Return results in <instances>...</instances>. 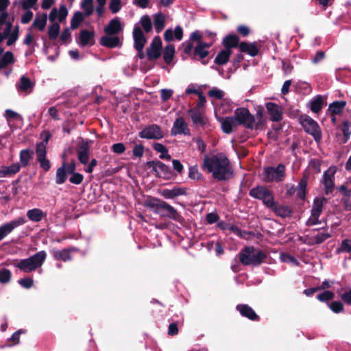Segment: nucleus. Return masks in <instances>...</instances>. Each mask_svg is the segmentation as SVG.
I'll list each match as a JSON object with an SVG mask.
<instances>
[{"mask_svg":"<svg viewBox=\"0 0 351 351\" xmlns=\"http://www.w3.org/2000/svg\"><path fill=\"white\" fill-rule=\"evenodd\" d=\"M308 178V173H304L297 187H295L293 184H286L285 187L287 189L285 192V197L289 198L297 191V197L302 201H304L307 193L306 186Z\"/></svg>","mask_w":351,"mask_h":351,"instance_id":"6e6552de","label":"nucleus"},{"mask_svg":"<svg viewBox=\"0 0 351 351\" xmlns=\"http://www.w3.org/2000/svg\"><path fill=\"white\" fill-rule=\"evenodd\" d=\"M86 16L80 11H76L74 12L73 16L71 20V28L72 29H77L81 23L84 20Z\"/></svg>","mask_w":351,"mask_h":351,"instance_id":"c03bdc74","label":"nucleus"},{"mask_svg":"<svg viewBox=\"0 0 351 351\" xmlns=\"http://www.w3.org/2000/svg\"><path fill=\"white\" fill-rule=\"evenodd\" d=\"M239 50L241 53H245L252 57L256 56L259 53V48L256 42L247 43L243 41L239 44Z\"/></svg>","mask_w":351,"mask_h":351,"instance_id":"b1692460","label":"nucleus"},{"mask_svg":"<svg viewBox=\"0 0 351 351\" xmlns=\"http://www.w3.org/2000/svg\"><path fill=\"white\" fill-rule=\"evenodd\" d=\"M328 306L335 313H339L343 311V304L340 301H333L331 303H328Z\"/></svg>","mask_w":351,"mask_h":351,"instance_id":"6e6d98bb","label":"nucleus"},{"mask_svg":"<svg viewBox=\"0 0 351 351\" xmlns=\"http://www.w3.org/2000/svg\"><path fill=\"white\" fill-rule=\"evenodd\" d=\"M330 237L331 234L328 232H321L314 237L306 236V243L309 245H319Z\"/></svg>","mask_w":351,"mask_h":351,"instance_id":"c85d7f7f","label":"nucleus"},{"mask_svg":"<svg viewBox=\"0 0 351 351\" xmlns=\"http://www.w3.org/2000/svg\"><path fill=\"white\" fill-rule=\"evenodd\" d=\"M341 129L343 134V143H346L350 139L351 134V123L349 121H343Z\"/></svg>","mask_w":351,"mask_h":351,"instance_id":"de8ad7c7","label":"nucleus"},{"mask_svg":"<svg viewBox=\"0 0 351 351\" xmlns=\"http://www.w3.org/2000/svg\"><path fill=\"white\" fill-rule=\"evenodd\" d=\"M188 113L191 115L193 123L196 126L204 127L208 123V119L196 109H189Z\"/></svg>","mask_w":351,"mask_h":351,"instance_id":"a878e982","label":"nucleus"},{"mask_svg":"<svg viewBox=\"0 0 351 351\" xmlns=\"http://www.w3.org/2000/svg\"><path fill=\"white\" fill-rule=\"evenodd\" d=\"M71 176L69 178V182L72 184L78 185L80 184L84 180V176L77 172L70 174Z\"/></svg>","mask_w":351,"mask_h":351,"instance_id":"052dcab7","label":"nucleus"},{"mask_svg":"<svg viewBox=\"0 0 351 351\" xmlns=\"http://www.w3.org/2000/svg\"><path fill=\"white\" fill-rule=\"evenodd\" d=\"M90 146L87 140L82 139L77 149V154L89 153Z\"/></svg>","mask_w":351,"mask_h":351,"instance_id":"bf43d9fd","label":"nucleus"},{"mask_svg":"<svg viewBox=\"0 0 351 351\" xmlns=\"http://www.w3.org/2000/svg\"><path fill=\"white\" fill-rule=\"evenodd\" d=\"M208 95L210 97H213L217 99H221L224 96V93L217 88H213L208 91Z\"/></svg>","mask_w":351,"mask_h":351,"instance_id":"680f3d73","label":"nucleus"},{"mask_svg":"<svg viewBox=\"0 0 351 351\" xmlns=\"http://www.w3.org/2000/svg\"><path fill=\"white\" fill-rule=\"evenodd\" d=\"M189 178L197 180L202 179V175L201 173L199 172L197 167L196 165L192 166L189 168Z\"/></svg>","mask_w":351,"mask_h":351,"instance_id":"13d9d810","label":"nucleus"},{"mask_svg":"<svg viewBox=\"0 0 351 351\" xmlns=\"http://www.w3.org/2000/svg\"><path fill=\"white\" fill-rule=\"evenodd\" d=\"M142 27L146 33H149L152 30V23L148 15H143L140 19Z\"/></svg>","mask_w":351,"mask_h":351,"instance_id":"3c124183","label":"nucleus"},{"mask_svg":"<svg viewBox=\"0 0 351 351\" xmlns=\"http://www.w3.org/2000/svg\"><path fill=\"white\" fill-rule=\"evenodd\" d=\"M19 26L16 25L14 27L13 30L8 37L7 45H12L19 38Z\"/></svg>","mask_w":351,"mask_h":351,"instance_id":"864d4df0","label":"nucleus"},{"mask_svg":"<svg viewBox=\"0 0 351 351\" xmlns=\"http://www.w3.org/2000/svg\"><path fill=\"white\" fill-rule=\"evenodd\" d=\"M4 116L6 118L8 121H10V119H22L21 116L19 114H18L17 112L10 110V109H7L5 111Z\"/></svg>","mask_w":351,"mask_h":351,"instance_id":"0e129e2a","label":"nucleus"},{"mask_svg":"<svg viewBox=\"0 0 351 351\" xmlns=\"http://www.w3.org/2000/svg\"><path fill=\"white\" fill-rule=\"evenodd\" d=\"M232 54V50L223 49L217 55L214 62L217 65H224L228 63Z\"/></svg>","mask_w":351,"mask_h":351,"instance_id":"c9c22d12","label":"nucleus"},{"mask_svg":"<svg viewBox=\"0 0 351 351\" xmlns=\"http://www.w3.org/2000/svg\"><path fill=\"white\" fill-rule=\"evenodd\" d=\"M321 161L316 158L311 160L309 166L316 173H319L321 171Z\"/></svg>","mask_w":351,"mask_h":351,"instance_id":"69168bd1","label":"nucleus"},{"mask_svg":"<svg viewBox=\"0 0 351 351\" xmlns=\"http://www.w3.org/2000/svg\"><path fill=\"white\" fill-rule=\"evenodd\" d=\"M132 34L134 49H141V47H144L147 43V38L142 29L136 25L133 29Z\"/></svg>","mask_w":351,"mask_h":351,"instance_id":"412c9836","label":"nucleus"},{"mask_svg":"<svg viewBox=\"0 0 351 351\" xmlns=\"http://www.w3.org/2000/svg\"><path fill=\"white\" fill-rule=\"evenodd\" d=\"M36 153L37 159L46 157V145L45 143H39L36 144Z\"/></svg>","mask_w":351,"mask_h":351,"instance_id":"4d7b16f0","label":"nucleus"},{"mask_svg":"<svg viewBox=\"0 0 351 351\" xmlns=\"http://www.w3.org/2000/svg\"><path fill=\"white\" fill-rule=\"evenodd\" d=\"M208 50L204 49L201 45H197L192 53V58L193 60H200L203 64H206L208 61H205L204 58L208 56Z\"/></svg>","mask_w":351,"mask_h":351,"instance_id":"72a5a7b5","label":"nucleus"},{"mask_svg":"<svg viewBox=\"0 0 351 351\" xmlns=\"http://www.w3.org/2000/svg\"><path fill=\"white\" fill-rule=\"evenodd\" d=\"M81 8L84 10L85 16H90L94 11L93 0H82Z\"/></svg>","mask_w":351,"mask_h":351,"instance_id":"09e8293b","label":"nucleus"},{"mask_svg":"<svg viewBox=\"0 0 351 351\" xmlns=\"http://www.w3.org/2000/svg\"><path fill=\"white\" fill-rule=\"evenodd\" d=\"M47 258L45 251H40L27 258L21 259L16 267L25 272H31L40 267Z\"/></svg>","mask_w":351,"mask_h":351,"instance_id":"20e7f679","label":"nucleus"},{"mask_svg":"<svg viewBox=\"0 0 351 351\" xmlns=\"http://www.w3.org/2000/svg\"><path fill=\"white\" fill-rule=\"evenodd\" d=\"M335 298V293L328 290H325L317 295V299L322 302H328Z\"/></svg>","mask_w":351,"mask_h":351,"instance_id":"603ef678","label":"nucleus"},{"mask_svg":"<svg viewBox=\"0 0 351 351\" xmlns=\"http://www.w3.org/2000/svg\"><path fill=\"white\" fill-rule=\"evenodd\" d=\"M269 208L271 209L278 216L283 218L290 217L293 213L289 206L278 205L276 202H274V206Z\"/></svg>","mask_w":351,"mask_h":351,"instance_id":"2f4dec72","label":"nucleus"},{"mask_svg":"<svg viewBox=\"0 0 351 351\" xmlns=\"http://www.w3.org/2000/svg\"><path fill=\"white\" fill-rule=\"evenodd\" d=\"M58 21L62 22L68 15V10L65 5H61L58 11Z\"/></svg>","mask_w":351,"mask_h":351,"instance_id":"338daca9","label":"nucleus"},{"mask_svg":"<svg viewBox=\"0 0 351 351\" xmlns=\"http://www.w3.org/2000/svg\"><path fill=\"white\" fill-rule=\"evenodd\" d=\"M34 84H32L30 79L25 75H23L20 78V83L19 85V89L23 92H27L33 88Z\"/></svg>","mask_w":351,"mask_h":351,"instance_id":"a18cd8bd","label":"nucleus"},{"mask_svg":"<svg viewBox=\"0 0 351 351\" xmlns=\"http://www.w3.org/2000/svg\"><path fill=\"white\" fill-rule=\"evenodd\" d=\"M12 276L11 271L6 269L3 268L0 269V282L2 284H5L10 282Z\"/></svg>","mask_w":351,"mask_h":351,"instance_id":"5fc2aeb1","label":"nucleus"},{"mask_svg":"<svg viewBox=\"0 0 351 351\" xmlns=\"http://www.w3.org/2000/svg\"><path fill=\"white\" fill-rule=\"evenodd\" d=\"M299 122L304 131L311 135L315 142L319 143L322 138V130L318 123L307 114H302L299 117Z\"/></svg>","mask_w":351,"mask_h":351,"instance_id":"39448f33","label":"nucleus"},{"mask_svg":"<svg viewBox=\"0 0 351 351\" xmlns=\"http://www.w3.org/2000/svg\"><path fill=\"white\" fill-rule=\"evenodd\" d=\"M20 169L21 165L18 162L10 166H2L0 168V178L11 177L19 172Z\"/></svg>","mask_w":351,"mask_h":351,"instance_id":"cd10ccee","label":"nucleus"},{"mask_svg":"<svg viewBox=\"0 0 351 351\" xmlns=\"http://www.w3.org/2000/svg\"><path fill=\"white\" fill-rule=\"evenodd\" d=\"M99 43L101 45L108 48H115L121 45L119 38L116 36H103L100 38Z\"/></svg>","mask_w":351,"mask_h":351,"instance_id":"bb28decb","label":"nucleus"},{"mask_svg":"<svg viewBox=\"0 0 351 351\" xmlns=\"http://www.w3.org/2000/svg\"><path fill=\"white\" fill-rule=\"evenodd\" d=\"M122 29L119 18L115 17L104 27V32L106 35L114 36L121 32Z\"/></svg>","mask_w":351,"mask_h":351,"instance_id":"4be33fe9","label":"nucleus"},{"mask_svg":"<svg viewBox=\"0 0 351 351\" xmlns=\"http://www.w3.org/2000/svg\"><path fill=\"white\" fill-rule=\"evenodd\" d=\"M264 181L266 182H282L286 176L285 166L280 163L276 167H266L263 169Z\"/></svg>","mask_w":351,"mask_h":351,"instance_id":"1a4fd4ad","label":"nucleus"},{"mask_svg":"<svg viewBox=\"0 0 351 351\" xmlns=\"http://www.w3.org/2000/svg\"><path fill=\"white\" fill-rule=\"evenodd\" d=\"M153 149L157 152L160 153L159 158L162 160H170L171 158V155L168 154L167 148L160 143H154L153 145Z\"/></svg>","mask_w":351,"mask_h":351,"instance_id":"ea45409f","label":"nucleus"},{"mask_svg":"<svg viewBox=\"0 0 351 351\" xmlns=\"http://www.w3.org/2000/svg\"><path fill=\"white\" fill-rule=\"evenodd\" d=\"M237 125H243L247 129L253 130L254 128L255 117L246 108H238L232 116Z\"/></svg>","mask_w":351,"mask_h":351,"instance_id":"0eeeda50","label":"nucleus"},{"mask_svg":"<svg viewBox=\"0 0 351 351\" xmlns=\"http://www.w3.org/2000/svg\"><path fill=\"white\" fill-rule=\"evenodd\" d=\"M145 206L151 209L154 213L161 217L169 218L184 225L186 223L184 218L177 211L174 207L157 197H149L145 202Z\"/></svg>","mask_w":351,"mask_h":351,"instance_id":"f03ea898","label":"nucleus"},{"mask_svg":"<svg viewBox=\"0 0 351 351\" xmlns=\"http://www.w3.org/2000/svg\"><path fill=\"white\" fill-rule=\"evenodd\" d=\"M171 134L173 136L178 134H190V130L183 117H179L176 119L171 128Z\"/></svg>","mask_w":351,"mask_h":351,"instance_id":"f3484780","label":"nucleus"},{"mask_svg":"<svg viewBox=\"0 0 351 351\" xmlns=\"http://www.w3.org/2000/svg\"><path fill=\"white\" fill-rule=\"evenodd\" d=\"M345 101H335L330 104L328 111L330 115L340 114L343 112V108L346 106Z\"/></svg>","mask_w":351,"mask_h":351,"instance_id":"4c0bfd02","label":"nucleus"},{"mask_svg":"<svg viewBox=\"0 0 351 351\" xmlns=\"http://www.w3.org/2000/svg\"><path fill=\"white\" fill-rule=\"evenodd\" d=\"M266 109L270 116V120L274 122H278L282 119V108L273 102H268L265 105Z\"/></svg>","mask_w":351,"mask_h":351,"instance_id":"a211bd4d","label":"nucleus"},{"mask_svg":"<svg viewBox=\"0 0 351 351\" xmlns=\"http://www.w3.org/2000/svg\"><path fill=\"white\" fill-rule=\"evenodd\" d=\"M27 222L24 217H19L8 223H4L0 226V241L5 237L8 234L12 232L13 230Z\"/></svg>","mask_w":351,"mask_h":351,"instance_id":"2eb2a0df","label":"nucleus"},{"mask_svg":"<svg viewBox=\"0 0 351 351\" xmlns=\"http://www.w3.org/2000/svg\"><path fill=\"white\" fill-rule=\"evenodd\" d=\"M121 0H110L109 9L113 14L118 12L121 10Z\"/></svg>","mask_w":351,"mask_h":351,"instance_id":"e2e57ef3","label":"nucleus"},{"mask_svg":"<svg viewBox=\"0 0 351 351\" xmlns=\"http://www.w3.org/2000/svg\"><path fill=\"white\" fill-rule=\"evenodd\" d=\"M76 162L72 160L70 163L64 161L62 166L58 168L56 171V182L58 184L64 183L67 180V176L75 172Z\"/></svg>","mask_w":351,"mask_h":351,"instance_id":"9b49d317","label":"nucleus"},{"mask_svg":"<svg viewBox=\"0 0 351 351\" xmlns=\"http://www.w3.org/2000/svg\"><path fill=\"white\" fill-rule=\"evenodd\" d=\"M14 62V55L11 51L5 52L0 59V70Z\"/></svg>","mask_w":351,"mask_h":351,"instance_id":"49530a36","label":"nucleus"},{"mask_svg":"<svg viewBox=\"0 0 351 351\" xmlns=\"http://www.w3.org/2000/svg\"><path fill=\"white\" fill-rule=\"evenodd\" d=\"M165 18L162 13H158L154 15V25L157 33H160L165 27Z\"/></svg>","mask_w":351,"mask_h":351,"instance_id":"a19ab883","label":"nucleus"},{"mask_svg":"<svg viewBox=\"0 0 351 351\" xmlns=\"http://www.w3.org/2000/svg\"><path fill=\"white\" fill-rule=\"evenodd\" d=\"M162 43L159 36H155L149 47L147 48V58L148 60L153 61L159 58L161 56Z\"/></svg>","mask_w":351,"mask_h":351,"instance_id":"4468645a","label":"nucleus"},{"mask_svg":"<svg viewBox=\"0 0 351 351\" xmlns=\"http://www.w3.org/2000/svg\"><path fill=\"white\" fill-rule=\"evenodd\" d=\"M145 165L152 168V172L158 178L170 179L172 176V171L170 167L158 160L147 161Z\"/></svg>","mask_w":351,"mask_h":351,"instance_id":"9d476101","label":"nucleus"},{"mask_svg":"<svg viewBox=\"0 0 351 351\" xmlns=\"http://www.w3.org/2000/svg\"><path fill=\"white\" fill-rule=\"evenodd\" d=\"M327 202V199L324 197H315L313 200L311 213L312 215L320 216L323 210V205Z\"/></svg>","mask_w":351,"mask_h":351,"instance_id":"f704fd0d","label":"nucleus"},{"mask_svg":"<svg viewBox=\"0 0 351 351\" xmlns=\"http://www.w3.org/2000/svg\"><path fill=\"white\" fill-rule=\"evenodd\" d=\"M46 216L47 214L40 208L30 209L27 212V217L34 222H39Z\"/></svg>","mask_w":351,"mask_h":351,"instance_id":"e433bc0d","label":"nucleus"},{"mask_svg":"<svg viewBox=\"0 0 351 351\" xmlns=\"http://www.w3.org/2000/svg\"><path fill=\"white\" fill-rule=\"evenodd\" d=\"M239 37L236 34H228L225 36L222 45L225 49L232 50V48L239 47Z\"/></svg>","mask_w":351,"mask_h":351,"instance_id":"c756f323","label":"nucleus"},{"mask_svg":"<svg viewBox=\"0 0 351 351\" xmlns=\"http://www.w3.org/2000/svg\"><path fill=\"white\" fill-rule=\"evenodd\" d=\"M175 55V47L173 45H168L165 47L163 51V59L166 64L172 62Z\"/></svg>","mask_w":351,"mask_h":351,"instance_id":"79ce46f5","label":"nucleus"},{"mask_svg":"<svg viewBox=\"0 0 351 351\" xmlns=\"http://www.w3.org/2000/svg\"><path fill=\"white\" fill-rule=\"evenodd\" d=\"M239 261L243 265H260L267 258L262 250L256 251L253 246H247L239 254Z\"/></svg>","mask_w":351,"mask_h":351,"instance_id":"7ed1b4c3","label":"nucleus"},{"mask_svg":"<svg viewBox=\"0 0 351 351\" xmlns=\"http://www.w3.org/2000/svg\"><path fill=\"white\" fill-rule=\"evenodd\" d=\"M138 136L141 138L159 140L164 137V132L159 125L152 124L141 130Z\"/></svg>","mask_w":351,"mask_h":351,"instance_id":"f8f14e48","label":"nucleus"},{"mask_svg":"<svg viewBox=\"0 0 351 351\" xmlns=\"http://www.w3.org/2000/svg\"><path fill=\"white\" fill-rule=\"evenodd\" d=\"M47 21V15L45 13H43L40 16H36L33 23L32 27L34 28H37L40 31L44 30Z\"/></svg>","mask_w":351,"mask_h":351,"instance_id":"37998d69","label":"nucleus"},{"mask_svg":"<svg viewBox=\"0 0 351 351\" xmlns=\"http://www.w3.org/2000/svg\"><path fill=\"white\" fill-rule=\"evenodd\" d=\"M236 309L243 317L251 321H260V317L256 313L254 309L247 304H239L237 305Z\"/></svg>","mask_w":351,"mask_h":351,"instance_id":"aec40b11","label":"nucleus"},{"mask_svg":"<svg viewBox=\"0 0 351 351\" xmlns=\"http://www.w3.org/2000/svg\"><path fill=\"white\" fill-rule=\"evenodd\" d=\"M78 249L75 247H70L60 250H53L51 254L56 261H62L64 262L71 261L72 259L71 252H77Z\"/></svg>","mask_w":351,"mask_h":351,"instance_id":"dca6fc26","label":"nucleus"},{"mask_svg":"<svg viewBox=\"0 0 351 351\" xmlns=\"http://www.w3.org/2000/svg\"><path fill=\"white\" fill-rule=\"evenodd\" d=\"M264 109L263 107H260L256 113L254 128L255 130H263L265 125V120L263 118Z\"/></svg>","mask_w":351,"mask_h":351,"instance_id":"58836bf2","label":"nucleus"},{"mask_svg":"<svg viewBox=\"0 0 351 351\" xmlns=\"http://www.w3.org/2000/svg\"><path fill=\"white\" fill-rule=\"evenodd\" d=\"M326 104V98L317 95L308 102V106L313 112L319 113Z\"/></svg>","mask_w":351,"mask_h":351,"instance_id":"5701e85b","label":"nucleus"},{"mask_svg":"<svg viewBox=\"0 0 351 351\" xmlns=\"http://www.w3.org/2000/svg\"><path fill=\"white\" fill-rule=\"evenodd\" d=\"M337 171V167L335 166L330 167L323 173L322 184L324 186L326 195L330 194L335 188V174Z\"/></svg>","mask_w":351,"mask_h":351,"instance_id":"ddd939ff","label":"nucleus"},{"mask_svg":"<svg viewBox=\"0 0 351 351\" xmlns=\"http://www.w3.org/2000/svg\"><path fill=\"white\" fill-rule=\"evenodd\" d=\"M34 155V152L33 149H22L20 152L19 158L20 161L19 164L21 167H26L29 165V161L33 158Z\"/></svg>","mask_w":351,"mask_h":351,"instance_id":"473e14b6","label":"nucleus"},{"mask_svg":"<svg viewBox=\"0 0 351 351\" xmlns=\"http://www.w3.org/2000/svg\"><path fill=\"white\" fill-rule=\"evenodd\" d=\"M160 195L165 199H174L180 195H186L185 188L174 186L171 189H165L160 191Z\"/></svg>","mask_w":351,"mask_h":351,"instance_id":"393cba45","label":"nucleus"},{"mask_svg":"<svg viewBox=\"0 0 351 351\" xmlns=\"http://www.w3.org/2000/svg\"><path fill=\"white\" fill-rule=\"evenodd\" d=\"M95 32L88 31L87 29H82L80 32L79 38L77 40V43L81 47H86L88 45L92 46L95 44Z\"/></svg>","mask_w":351,"mask_h":351,"instance_id":"6ab92c4d","label":"nucleus"},{"mask_svg":"<svg viewBox=\"0 0 351 351\" xmlns=\"http://www.w3.org/2000/svg\"><path fill=\"white\" fill-rule=\"evenodd\" d=\"M250 196L254 199L261 200L267 208L274 206V195L273 192L265 186L258 185L250 189Z\"/></svg>","mask_w":351,"mask_h":351,"instance_id":"423d86ee","label":"nucleus"},{"mask_svg":"<svg viewBox=\"0 0 351 351\" xmlns=\"http://www.w3.org/2000/svg\"><path fill=\"white\" fill-rule=\"evenodd\" d=\"M337 293L339 294L341 299L347 304L351 305V289L343 293H340L341 291L337 290Z\"/></svg>","mask_w":351,"mask_h":351,"instance_id":"774afa93","label":"nucleus"},{"mask_svg":"<svg viewBox=\"0 0 351 351\" xmlns=\"http://www.w3.org/2000/svg\"><path fill=\"white\" fill-rule=\"evenodd\" d=\"M60 26L58 23H52L48 28L49 38L54 40L59 35Z\"/></svg>","mask_w":351,"mask_h":351,"instance_id":"8fccbe9b","label":"nucleus"},{"mask_svg":"<svg viewBox=\"0 0 351 351\" xmlns=\"http://www.w3.org/2000/svg\"><path fill=\"white\" fill-rule=\"evenodd\" d=\"M201 168L207 173H211L213 178L217 181H226L234 177L230 161L223 153L211 156L204 155Z\"/></svg>","mask_w":351,"mask_h":351,"instance_id":"f257e3e1","label":"nucleus"},{"mask_svg":"<svg viewBox=\"0 0 351 351\" xmlns=\"http://www.w3.org/2000/svg\"><path fill=\"white\" fill-rule=\"evenodd\" d=\"M219 121L221 130L226 134H230L233 131V128L237 126L232 116L222 117L219 119Z\"/></svg>","mask_w":351,"mask_h":351,"instance_id":"7c9ffc66","label":"nucleus"}]
</instances>
